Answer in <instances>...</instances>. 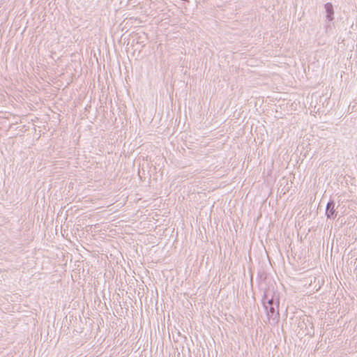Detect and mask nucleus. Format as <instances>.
Listing matches in <instances>:
<instances>
[{"label":"nucleus","instance_id":"obj_1","mask_svg":"<svg viewBox=\"0 0 357 357\" xmlns=\"http://www.w3.org/2000/svg\"><path fill=\"white\" fill-rule=\"evenodd\" d=\"M266 298H267V294H264L262 297L263 305L266 310L267 316H268V319H271L272 321H273V323L276 324L279 321V317H280L278 310H275V308L273 305H271L270 307L268 305H267V303H266Z\"/></svg>","mask_w":357,"mask_h":357},{"label":"nucleus","instance_id":"obj_2","mask_svg":"<svg viewBox=\"0 0 357 357\" xmlns=\"http://www.w3.org/2000/svg\"><path fill=\"white\" fill-rule=\"evenodd\" d=\"M298 327L303 330L305 335H311L314 333L313 324L309 318L304 319L303 321H299Z\"/></svg>","mask_w":357,"mask_h":357},{"label":"nucleus","instance_id":"obj_3","mask_svg":"<svg viewBox=\"0 0 357 357\" xmlns=\"http://www.w3.org/2000/svg\"><path fill=\"white\" fill-rule=\"evenodd\" d=\"M337 208H335V203L334 200L330 199V201L327 203L326 208V216L328 219H335L337 215V211H336Z\"/></svg>","mask_w":357,"mask_h":357},{"label":"nucleus","instance_id":"obj_4","mask_svg":"<svg viewBox=\"0 0 357 357\" xmlns=\"http://www.w3.org/2000/svg\"><path fill=\"white\" fill-rule=\"evenodd\" d=\"M326 12V18L328 21H332L334 17V10L331 3H326L324 6Z\"/></svg>","mask_w":357,"mask_h":357},{"label":"nucleus","instance_id":"obj_5","mask_svg":"<svg viewBox=\"0 0 357 357\" xmlns=\"http://www.w3.org/2000/svg\"><path fill=\"white\" fill-rule=\"evenodd\" d=\"M264 294H267V298L266 299V303H267V305H268L270 307L271 305L274 306V305H275L276 307L278 309V307H279V301H277L276 302H275L273 298H268V292H265Z\"/></svg>","mask_w":357,"mask_h":357}]
</instances>
